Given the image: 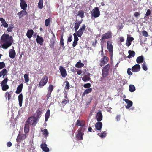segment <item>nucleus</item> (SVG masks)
Here are the masks:
<instances>
[{
  "label": "nucleus",
  "mask_w": 152,
  "mask_h": 152,
  "mask_svg": "<svg viewBox=\"0 0 152 152\" xmlns=\"http://www.w3.org/2000/svg\"><path fill=\"white\" fill-rule=\"evenodd\" d=\"M0 47L7 49L11 46L13 42V39L12 36L8 34H4L1 37Z\"/></svg>",
  "instance_id": "obj_1"
},
{
  "label": "nucleus",
  "mask_w": 152,
  "mask_h": 152,
  "mask_svg": "<svg viewBox=\"0 0 152 152\" xmlns=\"http://www.w3.org/2000/svg\"><path fill=\"white\" fill-rule=\"evenodd\" d=\"M37 120L34 118H33V116L28 118L26 122L29 125L30 124L33 126H35L37 122Z\"/></svg>",
  "instance_id": "obj_2"
},
{
  "label": "nucleus",
  "mask_w": 152,
  "mask_h": 152,
  "mask_svg": "<svg viewBox=\"0 0 152 152\" xmlns=\"http://www.w3.org/2000/svg\"><path fill=\"white\" fill-rule=\"evenodd\" d=\"M48 80V78L47 76L45 75L41 80L39 82V85L41 87H42L47 83Z\"/></svg>",
  "instance_id": "obj_3"
},
{
  "label": "nucleus",
  "mask_w": 152,
  "mask_h": 152,
  "mask_svg": "<svg viewBox=\"0 0 152 152\" xmlns=\"http://www.w3.org/2000/svg\"><path fill=\"white\" fill-rule=\"evenodd\" d=\"M86 26L85 24H83L82 27L79 29L78 31H77L76 34L77 37H81L82 35L83 32L86 30Z\"/></svg>",
  "instance_id": "obj_4"
},
{
  "label": "nucleus",
  "mask_w": 152,
  "mask_h": 152,
  "mask_svg": "<svg viewBox=\"0 0 152 152\" xmlns=\"http://www.w3.org/2000/svg\"><path fill=\"white\" fill-rule=\"evenodd\" d=\"M109 61V58L108 57L105 56H103L100 61V66L101 67L104 66Z\"/></svg>",
  "instance_id": "obj_5"
},
{
  "label": "nucleus",
  "mask_w": 152,
  "mask_h": 152,
  "mask_svg": "<svg viewBox=\"0 0 152 152\" xmlns=\"http://www.w3.org/2000/svg\"><path fill=\"white\" fill-rule=\"evenodd\" d=\"M110 65L109 64H107L105 65L102 69V73L108 75L109 70L110 68Z\"/></svg>",
  "instance_id": "obj_6"
},
{
  "label": "nucleus",
  "mask_w": 152,
  "mask_h": 152,
  "mask_svg": "<svg viewBox=\"0 0 152 152\" xmlns=\"http://www.w3.org/2000/svg\"><path fill=\"white\" fill-rule=\"evenodd\" d=\"M42 114V109L41 108H38L36 112L35 116H33V118H34L38 121L41 117Z\"/></svg>",
  "instance_id": "obj_7"
},
{
  "label": "nucleus",
  "mask_w": 152,
  "mask_h": 152,
  "mask_svg": "<svg viewBox=\"0 0 152 152\" xmlns=\"http://www.w3.org/2000/svg\"><path fill=\"white\" fill-rule=\"evenodd\" d=\"M93 13H92V15L94 18L98 17L100 15V12L98 7H95L94 9L93 10Z\"/></svg>",
  "instance_id": "obj_8"
},
{
  "label": "nucleus",
  "mask_w": 152,
  "mask_h": 152,
  "mask_svg": "<svg viewBox=\"0 0 152 152\" xmlns=\"http://www.w3.org/2000/svg\"><path fill=\"white\" fill-rule=\"evenodd\" d=\"M60 72L62 77L65 78L67 75L66 70L63 67L60 66L59 68Z\"/></svg>",
  "instance_id": "obj_9"
},
{
  "label": "nucleus",
  "mask_w": 152,
  "mask_h": 152,
  "mask_svg": "<svg viewBox=\"0 0 152 152\" xmlns=\"http://www.w3.org/2000/svg\"><path fill=\"white\" fill-rule=\"evenodd\" d=\"M20 7L22 9L24 10H26L27 7V4L26 3L24 0H20Z\"/></svg>",
  "instance_id": "obj_10"
},
{
  "label": "nucleus",
  "mask_w": 152,
  "mask_h": 152,
  "mask_svg": "<svg viewBox=\"0 0 152 152\" xmlns=\"http://www.w3.org/2000/svg\"><path fill=\"white\" fill-rule=\"evenodd\" d=\"M140 67L138 64H136L132 68V70L133 72H137L140 70Z\"/></svg>",
  "instance_id": "obj_11"
},
{
  "label": "nucleus",
  "mask_w": 152,
  "mask_h": 152,
  "mask_svg": "<svg viewBox=\"0 0 152 152\" xmlns=\"http://www.w3.org/2000/svg\"><path fill=\"white\" fill-rule=\"evenodd\" d=\"M73 36L74 37V41L73 42L72 46L74 47L77 45L79 39L75 33H74Z\"/></svg>",
  "instance_id": "obj_12"
},
{
  "label": "nucleus",
  "mask_w": 152,
  "mask_h": 152,
  "mask_svg": "<svg viewBox=\"0 0 152 152\" xmlns=\"http://www.w3.org/2000/svg\"><path fill=\"white\" fill-rule=\"evenodd\" d=\"M83 19L81 21H78L76 20L75 21V23L74 28L76 32H77L78 29L80 25L81 24L82 22Z\"/></svg>",
  "instance_id": "obj_13"
},
{
  "label": "nucleus",
  "mask_w": 152,
  "mask_h": 152,
  "mask_svg": "<svg viewBox=\"0 0 152 152\" xmlns=\"http://www.w3.org/2000/svg\"><path fill=\"white\" fill-rule=\"evenodd\" d=\"M123 100L125 101L126 103L127 104V105L125 106L126 108V109L129 108L132 105L133 103L131 101L126 99H124Z\"/></svg>",
  "instance_id": "obj_14"
},
{
  "label": "nucleus",
  "mask_w": 152,
  "mask_h": 152,
  "mask_svg": "<svg viewBox=\"0 0 152 152\" xmlns=\"http://www.w3.org/2000/svg\"><path fill=\"white\" fill-rule=\"evenodd\" d=\"M36 41L37 43L39 44L40 45H42L43 44L44 40L42 37L37 35L36 39Z\"/></svg>",
  "instance_id": "obj_15"
},
{
  "label": "nucleus",
  "mask_w": 152,
  "mask_h": 152,
  "mask_svg": "<svg viewBox=\"0 0 152 152\" xmlns=\"http://www.w3.org/2000/svg\"><path fill=\"white\" fill-rule=\"evenodd\" d=\"M13 93V91H11L9 92L7 91L5 93V97L6 99H8V100L10 99L11 97V95H12Z\"/></svg>",
  "instance_id": "obj_16"
},
{
  "label": "nucleus",
  "mask_w": 152,
  "mask_h": 152,
  "mask_svg": "<svg viewBox=\"0 0 152 152\" xmlns=\"http://www.w3.org/2000/svg\"><path fill=\"white\" fill-rule=\"evenodd\" d=\"M78 131V133L76 136V137L77 139L79 140H82L83 139V136L84 134L83 133L81 132L80 130L79 129Z\"/></svg>",
  "instance_id": "obj_17"
},
{
  "label": "nucleus",
  "mask_w": 152,
  "mask_h": 152,
  "mask_svg": "<svg viewBox=\"0 0 152 152\" xmlns=\"http://www.w3.org/2000/svg\"><path fill=\"white\" fill-rule=\"evenodd\" d=\"M26 135L25 134H19L17 136L16 141L17 142H20L21 140H24L26 138Z\"/></svg>",
  "instance_id": "obj_18"
},
{
  "label": "nucleus",
  "mask_w": 152,
  "mask_h": 152,
  "mask_svg": "<svg viewBox=\"0 0 152 152\" xmlns=\"http://www.w3.org/2000/svg\"><path fill=\"white\" fill-rule=\"evenodd\" d=\"M107 49L109 52L113 51V46L111 43V42L108 41L107 42Z\"/></svg>",
  "instance_id": "obj_19"
},
{
  "label": "nucleus",
  "mask_w": 152,
  "mask_h": 152,
  "mask_svg": "<svg viewBox=\"0 0 152 152\" xmlns=\"http://www.w3.org/2000/svg\"><path fill=\"white\" fill-rule=\"evenodd\" d=\"M102 36L105 39H108L112 37V33L110 31H108L102 35Z\"/></svg>",
  "instance_id": "obj_20"
},
{
  "label": "nucleus",
  "mask_w": 152,
  "mask_h": 152,
  "mask_svg": "<svg viewBox=\"0 0 152 152\" xmlns=\"http://www.w3.org/2000/svg\"><path fill=\"white\" fill-rule=\"evenodd\" d=\"M41 148L45 152H49V149L47 147V145L45 143H42L40 145Z\"/></svg>",
  "instance_id": "obj_21"
},
{
  "label": "nucleus",
  "mask_w": 152,
  "mask_h": 152,
  "mask_svg": "<svg viewBox=\"0 0 152 152\" xmlns=\"http://www.w3.org/2000/svg\"><path fill=\"white\" fill-rule=\"evenodd\" d=\"M27 14V12L25 10H22L17 13V15L19 16L20 18H21L23 16Z\"/></svg>",
  "instance_id": "obj_22"
},
{
  "label": "nucleus",
  "mask_w": 152,
  "mask_h": 152,
  "mask_svg": "<svg viewBox=\"0 0 152 152\" xmlns=\"http://www.w3.org/2000/svg\"><path fill=\"white\" fill-rule=\"evenodd\" d=\"M9 56L11 58H14L16 55L15 51L13 49H10L9 51Z\"/></svg>",
  "instance_id": "obj_23"
},
{
  "label": "nucleus",
  "mask_w": 152,
  "mask_h": 152,
  "mask_svg": "<svg viewBox=\"0 0 152 152\" xmlns=\"http://www.w3.org/2000/svg\"><path fill=\"white\" fill-rule=\"evenodd\" d=\"M96 117L98 122H100L102 120V115L101 111H99L97 113Z\"/></svg>",
  "instance_id": "obj_24"
},
{
  "label": "nucleus",
  "mask_w": 152,
  "mask_h": 152,
  "mask_svg": "<svg viewBox=\"0 0 152 152\" xmlns=\"http://www.w3.org/2000/svg\"><path fill=\"white\" fill-rule=\"evenodd\" d=\"M34 34V31L32 29H28L26 35L29 39L31 38L32 36Z\"/></svg>",
  "instance_id": "obj_25"
},
{
  "label": "nucleus",
  "mask_w": 152,
  "mask_h": 152,
  "mask_svg": "<svg viewBox=\"0 0 152 152\" xmlns=\"http://www.w3.org/2000/svg\"><path fill=\"white\" fill-rule=\"evenodd\" d=\"M7 71L6 69H4L0 71V77L3 76V78L7 75Z\"/></svg>",
  "instance_id": "obj_26"
},
{
  "label": "nucleus",
  "mask_w": 152,
  "mask_h": 152,
  "mask_svg": "<svg viewBox=\"0 0 152 152\" xmlns=\"http://www.w3.org/2000/svg\"><path fill=\"white\" fill-rule=\"evenodd\" d=\"M136 62L138 64H140L143 62L144 58L142 56L137 57L136 59Z\"/></svg>",
  "instance_id": "obj_27"
},
{
  "label": "nucleus",
  "mask_w": 152,
  "mask_h": 152,
  "mask_svg": "<svg viewBox=\"0 0 152 152\" xmlns=\"http://www.w3.org/2000/svg\"><path fill=\"white\" fill-rule=\"evenodd\" d=\"M23 84L22 83L20 84L17 88L15 93L17 94H20L22 91L23 88Z\"/></svg>",
  "instance_id": "obj_28"
},
{
  "label": "nucleus",
  "mask_w": 152,
  "mask_h": 152,
  "mask_svg": "<svg viewBox=\"0 0 152 152\" xmlns=\"http://www.w3.org/2000/svg\"><path fill=\"white\" fill-rule=\"evenodd\" d=\"M29 130V125L26 122L24 128V131L25 133V134H27L28 133Z\"/></svg>",
  "instance_id": "obj_29"
},
{
  "label": "nucleus",
  "mask_w": 152,
  "mask_h": 152,
  "mask_svg": "<svg viewBox=\"0 0 152 152\" xmlns=\"http://www.w3.org/2000/svg\"><path fill=\"white\" fill-rule=\"evenodd\" d=\"M102 122H98L95 124V127L96 129L98 130H100L102 127Z\"/></svg>",
  "instance_id": "obj_30"
},
{
  "label": "nucleus",
  "mask_w": 152,
  "mask_h": 152,
  "mask_svg": "<svg viewBox=\"0 0 152 152\" xmlns=\"http://www.w3.org/2000/svg\"><path fill=\"white\" fill-rule=\"evenodd\" d=\"M23 99V94L22 93H21L18 96V100L19 101V106L20 107H21L22 106Z\"/></svg>",
  "instance_id": "obj_31"
},
{
  "label": "nucleus",
  "mask_w": 152,
  "mask_h": 152,
  "mask_svg": "<svg viewBox=\"0 0 152 152\" xmlns=\"http://www.w3.org/2000/svg\"><path fill=\"white\" fill-rule=\"evenodd\" d=\"M129 55L127 56V58L130 59L132 57H134L135 55V53L134 51L129 50L128 51Z\"/></svg>",
  "instance_id": "obj_32"
},
{
  "label": "nucleus",
  "mask_w": 152,
  "mask_h": 152,
  "mask_svg": "<svg viewBox=\"0 0 152 152\" xmlns=\"http://www.w3.org/2000/svg\"><path fill=\"white\" fill-rule=\"evenodd\" d=\"M90 74L89 73L88 75H85L82 78V80L84 82H86L89 81L90 79V78L89 77Z\"/></svg>",
  "instance_id": "obj_33"
},
{
  "label": "nucleus",
  "mask_w": 152,
  "mask_h": 152,
  "mask_svg": "<svg viewBox=\"0 0 152 152\" xmlns=\"http://www.w3.org/2000/svg\"><path fill=\"white\" fill-rule=\"evenodd\" d=\"M102 76L100 78V81L101 82L104 83L106 81V77H107L108 75L102 73Z\"/></svg>",
  "instance_id": "obj_34"
},
{
  "label": "nucleus",
  "mask_w": 152,
  "mask_h": 152,
  "mask_svg": "<svg viewBox=\"0 0 152 152\" xmlns=\"http://www.w3.org/2000/svg\"><path fill=\"white\" fill-rule=\"evenodd\" d=\"M55 39L53 37V38H51V40L50 41V44L49 45L50 48L52 49H54L55 45Z\"/></svg>",
  "instance_id": "obj_35"
},
{
  "label": "nucleus",
  "mask_w": 152,
  "mask_h": 152,
  "mask_svg": "<svg viewBox=\"0 0 152 152\" xmlns=\"http://www.w3.org/2000/svg\"><path fill=\"white\" fill-rule=\"evenodd\" d=\"M41 131L44 135L45 137L46 138L48 136L49 133L46 129L42 130V129H41Z\"/></svg>",
  "instance_id": "obj_36"
},
{
  "label": "nucleus",
  "mask_w": 152,
  "mask_h": 152,
  "mask_svg": "<svg viewBox=\"0 0 152 152\" xmlns=\"http://www.w3.org/2000/svg\"><path fill=\"white\" fill-rule=\"evenodd\" d=\"M92 89L91 88H88L86 89L82 95V97H83L85 95L92 91Z\"/></svg>",
  "instance_id": "obj_37"
},
{
  "label": "nucleus",
  "mask_w": 152,
  "mask_h": 152,
  "mask_svg": "<svg viewBox=\"0 0 152 152\" xmlns=\"http://www.w3.org/2000/svg\"><path fill=\"white\" fill-rule=\"evenodd\" d=\"M50 115V111L49 109L47 111L45 115V121H47L49 118Z\"/></svg>",
  "instance_id": "obj_38"
},
{
  "label": "nucleus",
  "mask_w": 152,
  "mask_h": 152,
  "mask_svg": "<svg viewBox=\"0 0 152 152\" xmlns=\"http://www.w3.org/2000/svg\"><path fill=\"white\" fill-rule=\"evenodd\" d=\"M63 34L61 35V38L60 39V44L61 45L62 48L63 50L65 49V46L64 45V39H63Z\"/></svg>",
  "instance_id": "obj_39"
},
{
  "label": "nucleus",
  "mask_w": 152,
  "mask_h": 152,
  "mask_svg": "<svg viewBox=\"0 0 152 152\" xmlns=\"http://www.w3.org/2000/svg\"><path fill=\"white\" fill-rule=\"evenodd\" d=\"M84 12L83 10L79 11L77 12V16H80L82 18L84 17Z\"/></svg>",
  "instance_id": "obj_40"
},
{
  "label": "nucleus",
  "mask_w": 152,
  "mask_h": 152,
  "mask_svg": "<svg viewBox=\"0 0 152 152\" xmlns=\"http://www.w3.org/2000/svg\"><path fill=\"white\" fill-rule=\"evenodd\" d=\"M80 61H81L80 60H79V61L77 62L75 65V67L78 68H81L83 67L84 66V64L80 62Z\"/></svg>",
  "instance_id": "obj_41"
},
{
  "label": "nucleus",
  "mask_w": 152,
  "mask_h": 152,
  "mask_svg": "<svg viewBox=\"0 0 152 152\" xmlns=\"http://www.w3.org/2000/svg\"><path fill=\"white\" fill-rule=\"evenodd\" d=\"M1 87L2 90L3 91H6L9 88V86L7 84L1 85Z\"/></svg>",
  "instance_id": "obj_42"
},
{
  "label": "nucleus",
  "mask_w": 152,
  "mask_h": 152,
  "mask_svg": "<svg viewBox=\"0 0 152 152\" xmlns=\"http://www.w3.org/2000/svg\"><path fill=\"white\" fill-rule=\"evenodd\" d=\"M135 90V88L134 85L131 84L129 85V91L130 92H133Z\"/></svg>",
  "instance_id": "obj_43"
},
{
  "label": "nucleus",
  "mask_w": 152,
  "mask_h": 152,
  "mask_svg": "<svg viewBox=\"0 0 152 152\" xmlns=\"http://www.w3.org/2000/svg\"><path fill=\"white\" fill-rule=\"evenodd\" d=\"M98 135L99 136L101 137L104 138L105 137L106 135V131H102L101 133H98Z\"/></svg>",
  "instance_id": "obj_44"
},
{
  "label": "nucleus",
  "mask_w": 152,
  "mask_h": 152,
  "mask_svg": "<svg viewBox=\"0 0 152 152\" xmlns=\"http://www.w3.org/2000/svg\"><path fill=\"white\" fill-rule=\"evenodd\" d=\"M69 99H63L61 102L62 107H64L65 105L66 104L69 103Z\"/></svg>",
  "instance_id": "obj_45"
},
{
  "label": "nucleus",
  "mask_w": 152,
  "mask_h": 152,
  "mask_svg": "<svg viewBox=\"0 0 152 152\" xmlns=\"http://www.w3.org/2000/svg\"><path fill=\"white\" fill-rule=\"evenodd\" d=\"M43 0H39V2L38 3V7L40 9H42L43 7Z\"/></svg>",
  "instance_id": "obj_46"
},
{
  "label": "nucleus",
  "mask_w": 152,
  "mask_h": 152,
  "mask_svg": "<svg viewBox=\"0 0 152 152\" xmlns=\"http://www.w3.org/2000/svg\"><path fill=\"white\" fill-rule=\"evenodd\" d=\"M64 83H66L64 87L65 89L66 90H69L70 89V84L67 81H65Z\"/></svg>",
  "instance_id": "obj_47"
},
{
  "label": "nucleus",
  "mask_w": 152,
  "mask_h": 152,
  "mask_svg": "<svg viewBox=\"0 0 152 152\" xmlns=\"http://www.w3.org/2000/svg\"><path fill=\"white\" fill-rule=\"evenodd\" d=\"M24 77L25 82L28 83L29 80V78L28 74H25L24 75Z\"/></svg>",
  "instance_id": "obj_48"
},
{
  "label": "nucleus",
  "mask_w": 152,
  "mask_h": 152,
  "mask_svg": "<svg viewBox=\"0 0 152 152\" xmlns=\"http://www.w3.org/2000/svg\"><path fill=\"white\" fill-rule=\"evenodd\" d=\"M51 20L49 18L46 19L45 21V25L46 26H48L50 23Z\"/></svg>",
  "instance_id": "obj_49"
},
{
  "label": "nucleus",
  "mask_w": 152,
  "mask_h": 152,
  "mask_svg": "<svg viewBox=\"0 0 152 152\" xmlns=\"http://www.w3.org/2000/svg\"><path fill=\"white\" fill-rule=\"evenodd\" d=\"M76 125L79 126H83L84 125V124L81 123L79 120H77V121Z\"/></svg>",
  "instance_id": "obj_50"
},
{
  "label": "nucleus",
  "mask_w": 152,
  "mask_h": 152,
  "mask_svg": "<svg viewBox=\"0 0 152 152\" xmlns=\"http://www.w3.org/2000/svg\"><path fill=\"white\" fill-rule=\"evenodd\" d=\"M142 68L145 71H147L148 69L147 68L146 63L145 61H144L142 64Z\"/></svg>",
  "instance_id": "obj_51"
},
{
  "label": "nucleus",
  "mask_w": 152,
  "mask_h": 152,
  "mask_svg": "<svg viewBox=\"0 0 152 152\" xmlns=\"http://www.w3.org/2000/svg\"><path fill=\"white\" fill-rule=\"evenodd\" d=\"M54 87L52 85H49L48 88V91L52 93L53 91V90Z\"/></svg>",
  "instance_id": "obj_52"
},
{
  "label": "nucleus",
  "mask_w": 152,
  "mask_h": 152,
  "mask_svg": "<svg viewBox=\"0 0 152 152\" xmlns=\"http://www.w3.org/2000/svg\"><path fill=\"white\" fill-rule=\"evenodd\" d=\"M7 78H5L2 82L1 85H7V83L8 81Z\"/></svg>",
  "instance_id": "obj_53"
},
{
  "label": "nucleus",
  "mask_w": 152,
  "mask_h": 152,
  "mask_svg": "<svg viewBox=\"0 0 152 152\" xmlns=\"http://www.w3.org/2000/svg\"><path fill=\"white\" fill-rule=\"evenodd\" d=\"M5 66V63L3 62H0V70L3 68Z\"/></svg>",
  "instance_id": "obj_54"
},
{
  "label": "nucleus",
  "mask_w": 152,
  "mask_h": 152,
  "mask_svg": "<svg viewBox=\"0 0 152 152\" xmlns=\"http://www.w3.org/2000/svg\"><path fill=\"white\" fill-rule=\"evenodd\" d=\"M142 33L143 35L145 37H147L148 36V33L145 31H143L142 32Z\"/></svg>",
  "instance_id": "obj_55"
},
{
  "label": "nucleus",
  "mask_w": 152,
  "mask_h": 152,
  "mask_svg": "<svg viewBox=\"0 0 152 152\" xmlns=\"http://www.w3.org/2000/svg\"><path fill=\"white\" fill-rule=\"evenodd\" d=\"M91 86V85L90 83L85 84L83 85V87L87 88H89Z\"/></svg>",
  "instance_id": "obj_56"
},
{
  "label": "nucleus",
  "mask_w": 152,
  "mask_h": 152,
  "mask_svg": "<svg viewBox=\"0 0 152 152\" xmlns=\"http://www.w3.org/2000/svg\"><path fill=\"white\" fill-rule=\"evenodd\" d=\"M127 41H129L130 42H131L133 40H134V38L131 37H129L127 38Z\"/></svg>",
  "instance_id": "obj_57"
},
{
  "label": "nucleus",
  "mask_w": 152,
  "mask_h": 152,
  "mask_svg": "<svg viewBox=\"0 0 152 152\" xmlns=\"http://www.w3.org/2000/svg\"><path fill=\"white\" fill-rule=\"evenodd\" d=\"M13 28V26H10L8 27L7 31L9 32H11L12 31Z\"/></svg>",
  "instance_id": "obj_58"
},
{
  "label": "nucleus",
  "mask_w": 152,
  "mask_h": 152,
  "mask_svg": "<svg viewBox=\"0 0 152 152\" xmlns=\"http://www.w3.org/2000/svg\"><path fill=\"white\" fill-rule=\"evenodd\" d=\"M131 69L130 68H128L127 69V74L130 75H132V73L130 71Z\"/></svg>",
  "instance_id": "obj_59"
},
{
  "label": "nucleus",
  "mask_w": 152,
  "mask_h": 152,
  "mask_svg": "<svg viewBox=\"0 0 152 152\" xmlns=\"http://www.w3.org/2000/svg\"><path fill=\"white\" fill-rule=\"evenodd\" d=\"M51 93V92L48 91V93L46 96L47 100L49 98L50 96Z\"/></svg>",
  "instance_id": "obj_60"
},
{
  "label": "nucleus",
  "mask_w": 152,
  "mask_h": 152,
  "mask_svg": "<svg viewBox=\"0 0 152 152\" xmlns=\"http://www.w3.org/2000/svg\"><path fill=\"white\" fill-rule=\"evenodd\" d=\"M151 14V11L150 9H148L146 14H145L146 16H148Z\"/></svg>",
  "instance_id": "obj_61"
},
{
  "label": "nucleus",
  "mask_w": 152,
  "mask_h": 152,
  "mask_svg": "<svg viewBox=\"0 0 152 152\" xmlns=\"http://www.w3.org/2000/svg\"><path fill=\"white\" fill-rule=\"evenodd\" d=\"M97 43V41L96 39H95V41L94 42H92V45L94 47H95L96 46V45Z\"/></svg>",
  "instance_id": "obj_62"
},
{
  "label": "nucleus",
  "mask_w": 152,
  "mask_h": 152,
  "mask_svg": "<svg viewBox=\"0 0 152 152\" xmlns=\"http://www.w3.org/2000/svg\"><path fill=\"white\" fill-rule=\"evenodd\" d=\"M72 37L71 35L69 36L68 39V42H70L72 41Z\"/></svg>",
  "instance_id": "obj_63"
},
{
  "label": "nucleus",
  "mask_w": 152,
  "mask_h": 152,
  "mask_svg": "<svg viewBox=\"0 0 152 152\" xmlns=\"http://www.w3.org/2000/svg\"><path fill=\"white\" fill-rule=\"evenodd\" d=\"M2 25H3V26L5 28L7 27L8 26V24L6 22H5Z\"/></svg>",
  "instance_id": "obj_64"
}]
</instances>
